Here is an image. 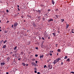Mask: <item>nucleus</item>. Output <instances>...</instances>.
Returning <instances> with one entry per match:
<instances>
[{
	"label": "nucleus",
	"instance_id": "56",
	"mask_svg": "<svg viewBox=\"0 0 74 74\" xmlns=\"http://www.w3.org/2000/svg\"><path fill=\"white\" fill-rule=\"evenodd\" d=\"M58 33H59V31H58Z\"/></svg>",
	"mask_w": 74,
	"mask_h": 74
},
{
	"label": "nucleus",
	"instance_id": "51",
	"mask_svg": "<svg viewBox=\"0 0 74 74\" xmlns=\"http://www.w3.org/2000/svg\"><path fill=\"white\" fill-rule=\"evenodd\" d=\"M6 74H8V72H6Z\"/></svg>",
	"mask_w": 74,
	"mask_h": 74
},
{
	"label": "nucleus",
	"instance_id": "7",
	"mask_svg": "<svg viewBox=\"0 0 74 74\" xmlns=\"http://www.w3.org/2000/svg\"><path fill=\"white\" fill-rule=\"evenodd\" d=\"M51 1L52 4H53V5H54V4H55V1H54L53 0H51Z\"/></svg>",
	"mask_w": 74,
	"mask_h": 74
},
{
	"label": "nucleus",
	"instance_id": "37",
	"mask_svg": "<svg viewBox=\"0 0 74 74\" xmlns=\"http://www.w3.org/2000/svg\"><path fill=\"white\" fill-rule=\"evenodd\" d=\"M47 11H51V9H48V10H47Z\"/></svg>",
	"mask_w": 74,
	"mask_h": 74
},
{
	"label": "nucleus",
	"instance_id": "25",
	"mask_svg": "<svg viewBox=\"0 0 74 74\" xmlns=\"http://www.w3.org/2000/svg\"><path fill=\"white\" fill-rule=\"evenodd\" d=\"M27 18H30V16L29 15H27Z\"/></svg>",
	"mask_w": 74,
	"mask_h": 74
},
{
	"label": "nucleus",
	"instance_id": "32",
	"mask_svg": "<svg viewBox=\"0 0 74 74\" xmlns=\"http://www.w3.org/2000/svg\"><path fill=\"white\" fill-rule=\"evenodd\" d=\"M71 73H72V74H74V72H71Z\"/></svg>",
	"mask_w": 74,
	"mask_h": 74
},
{
	"label": "nucleus",
	"instance_id": "58",
	"mask_svg": "<svg viewBox=\"0 0 74 74\" xmlns=\"http://www.w3.org/2000/svg\"><path fill=\"white\" fill-rule=\"evenodd\" d=\"M10 53H12V52H11Z\"/></svg>",
	"mask_w": 74,
	"mask_h": 74
},
{
	"label": "nucleus",
	"instance_id": "46",
	"mask_svg": "<svg viewBox=\"0 0 74 74\" xmlns=\"http://www.w3.org/2000/svg\"><path fill=\"white\" fill-rule=\"evenodd\" d=\"M24 36H25V37H26V36H27V35H26V34H25L24 35Z\"/></svg>",
	"mask_w": 74,
	"mask_h": 74
},
{
	"label": "nucleus",
	"instance_id": "8",
	"mask_svg": "<svg viewBox=\"0 0 74 74\" xmlns=\"http://www.w3.org/2000/svg\"><path fill=\"white\" fill-rule=\"evenodd\" d=\"M31 64H32V66H33L35 65V62H33L32 63H31Z\"/></svg>",
	"mask_w": 74,
	"mask_h": 74
},
{
	"label": "nucleus",
	"instance_id": "53",
	"mask_svg": "<svg viewBox=\"0 0 74 74\" xmlns=\"http://www.w3.org/2000/svg\"><path fill=\"white\" fill-rule=\"evenodd\" d=\"M8 22H9V21H8L6 23H8Z\"/></svg>",
	"mask_w": 74,
	"mask_h": 74
},
{
	"label": "nucleus",
	"instance_id": "64",
	"mask_svg": "<svg viewBox=\"0 0 74 74\" xmlns=\"http://www.w3.org/2000/svg\"><path fill=\"white\" fill-rule=\"evenodd\" d=\"M48 39H49V38H50L49 37H48Z\"/></svg>",
	"mask_w": 74,
	"mask_h": 74
},
{
	"label": "nucleus",
	"instance_id": "22",
	"mask_svg": "<svg viewBox=\"0 0 74 74\" xmlns=\"http://www.w3.org/2000/svg\"><path fill=\"white\" fill-rule=\"evenodd\" d=\"M56 18H58L59 17V15H56Z\"/></svg>",
	"mask_w": 74,
	"mask_h": 74
},
{
	"label": "nucleus",
	"instance_id": "30",
	"mask_svg": "<svg viewBox=\"0 0 74 74\" xmlns=\"http://www.w3.org/2000/svg\"><path fill=\"white\" fill-rule=\"evenodd\" d=\"M35 56H36V57H37V56H38V55L36 54L35 55Z\"/></svg>",
	"mask_w": 74,
	"mask_h": 74
},
{
	"label": "nucleus",
	"instance_id": "18",
	"mask_svg": "<svg viewBox=\"0 0 74 74\" xmlns=\"http://www.w3.org/2000/svg\"><path fill=\"white\" fill-rule=\"evenodd\" d=\"M66 61H68V62H70V59L68 58L67 59V60H66Z\"/></svg>",
	"mask_w": 74,
	"mask_h": 74
},
{
	"label": "nucleus",
	"instance_id": "24",
	"mask_svg": "<svg viewBox=\"0 0 74 74\" xmlns=\"http://www.w3.org/2000/svg\"><path fill=\"white\" fill-rule=\"evenodd\" d=\"M57 51L58 52H60V49H58V50H57Z\"/></svg>",
	"mask_w": 74,
	"mask_h": 74
},
{
	"label": "nucleus",
	"instance_id": "33",
	"mask_svg": "<svg viewBox=\"0 0 74 74\" xmlns=\"http://www.w3.org/2000/svg\"><path fill=\"white\" fill-rule=\"evenodd\" d=\"M35 49H38V47H36V48H35Z\"/></svg>",
	"mask_w": 74,
	"mask_h": 74
},
{
	"label": "nucleus",
	"instance_id": "6",
	"mask_svg": "<svg viewBox=\"0 0 74 74\" xmlns=\"http://www.w3.org/2000/svg\"><path fill=\"white\" fill-rule=\"evenodd\" d=\"M33 26H34V27H36V23H33Z\"/></svg>",
	"mask_w": 74,
	"mask_h": 74
},
{
	"label": "nucleus",
	"instance_id": "2",
	"mask_svg": "<svg viewBox=\"0 0 74 74\" xmlns=\"http://www.w3.org/2000/svg\"><path fill=\"white\" fill-rule=\"evenodd\" d=\"M48 67L49 69H52V66L51 64L49 65L48 66Z\"/></svg>",
	"mask_w": 74,
	"mask_h": 74
},
{
	"label": "nucleus",
	"instance_id": "41",
	"mask_svg": "<svg viewBox=\"0 0 74 74\" xmlns=\"http://www.w3.org/2000/svg\"><path fill=\"white\" fill-rule=\"evenodd\" d=\"M38 62V61H36V62H35V63H37Z\"/></svg>",
	"mask_w": 74,
	"mask_h": 74
},
{
	"label": "nucleus",
	"instance_id": "16",
	"mask_svg": "<svg viewBox=\"0 0 74 74\" xmlns=\"http://www.w3.org/2000/svg\"><path fill=\"white\" fill-rule=\"evenodd\" d=\"M36 11H37L38 12H39V13L40 14V13H41V11H40V10H38V11L37 10H36Z\"/></svg>",
	"mask_w": 74,
	"mask_h": 74
},
{
	"label": "nucleus",
	"instance_id": "60",
	"mask_svg": "<svg viewBox=\"0 0 74 74\" xmlns=\"http://www.w3.org/2000/svg\"><path fill=\"white\" fill-rule=\"evenodd\" d=\"M47 62H49V60H48L47 61Z\"/></svg>",
	"mask_w": 74,
	"mask_h": 74
},
{
	"label": "nucleus",
	"instance_id": "31",
	"mask_svg": "<svg viewBox=\"0 0 74 74\" xmlns=\"http://www.w3.org/2000/svg\"><path fill=\"white\" fill-rule=\"evenodd\" d=\"M55 11H58V8H57L55 9Z\"/></svg>",
	"mask_w": 74,
	"mask_h": 74
},
{
	"label": "nucleus",
	"instance_id": "57",
	"mask_svg": "<svg viewBox=\"0 0 74 74\" xmlns=\"http://www.w3.org/2000/svg\"><path fill=\"white\" fill-rule=\"evenodd\" d=\"M3 40H2L1 41V42H3Z\"/></svg>",
	"mask_w": 74,
	"mask_h": 74
},
{
	"label": "nucleus",
	"instance_id": "52",
	"mask_svg": "<svg viewBox=\"0 0 74 74\" xmlns=\"http://www.w3.org/2000/svg\"><path fill=\"white\" fill-rule=\"evenodd\" d=\"M17 7H18V8H19V5H18Z\"/></svg>",
	"mask_w": 74,
	"mask_h": 74
},
{
	"label": "nucleus",
	"instance_id": "15",
	"mask_svg": "<svg viewBox=\"0 0 74 74\" xmlns=\"http://www.w3.org/2000/svg\"><path fill=\"white\" fill-rule=\"evenodd\" d=\"M16 48H17V46H15V48H14V50H16Z\"/></svg>",
	"mask_w": 74,
	"mask_h": 74
},
{
	"label": "nucleus",
	"instance_id": "55",
	"mask_svg": "<svg viewBox=\"0 0 74 74\" xmlns=\"http://www.w3.org/2000/svg\"><path fill=\"white\" fill-rule=\"evenodd\" d=\"M29 65H28V64H26V66H28Z\"/></svg>",
	"mask_w": 74,
	"mask_h": 74
},
{
	"label": "nucleus",
	"instance_id": "39",
	"mask_svg": "<svg viewBox=\"0 0 74 74\" xmlns=\"http://www.w3.org/2000/svg\"><path fill=\"white\" fill-rule=\"evenodd\" d=\"M21 17L22 18H23V16H21Z\"/></svg>",
	"mask_w": 74,
	"mask_h": 74
},
{
	"label": "nucleus",
	"instance_id": "62",
	"mask_svg": "<svg viewBox=\"0 0 74 74\" xmlns=\"http://www.w3.org/2000/svg\"><path fill=\"white\" fill-rule=\"evenodd\" d=\"M5 42H7V40H5Z\"/></svg>",
	"mask_w": 74,
	"mask_h": 74
},
{
	"label": "nucleus",
	"instance_id": "28",
	"mask_svg": "<svg viewBox=\"0 0 74 74\" xmlns=\"http://www.w3.org/2000/svg\"><path fill=\"white\" fill-rule=\"evenodd\" d=\"M6 12H9V11H8V9H7L6 10Z\"/></svg>",
	"mask_w": 74,
	"mask_h": 74
},
{
	"label": "nucleus",
	"instance_id": "26",
	"mask_svg": "<svg viewBox=\"0 0 74 74\" xmlns=\"http://www.w3.org/2000/svg\"><path fill=\"white\" fill-rule=\"evenodd\" d=\"M42 39L43 40H45V39L44 38H43V37L42 38Z\"/></svg>",
	"mask_w": 74,
	"mask_h": 74
},
{
	"label": "nucleus",
	"instance_id": "43",
	"mask_svg": "<svg viewBox=\"0 0 74 74\" xmlns=\"http://www.w3.org/2000/svg\"><path fill=\"white\" fill-rule=\"evenodd\" d=\"M40 74V73L39 72H37V74Z\"/></svg>",
	"mask_w": 74,
	"mask_h": 74
},
{
	"label": "nucleus",
	"instance_id": "49",
	"mask_svg": "<svg viewBox=\"0 0 74 74\" xmlns=\"http://www.w3.org/2000/svg\"><path fill=\"white\" fill-rule=\"evenodd\" d=\"M57 45V44H56V47H57V45Z\"/></svg>",
	"mask_w": 74,
	"mask_h": 74
},
{
	"label": "nucleus",
	"instance_id": "13",
	"mask_svg": "<svg viewBox=\"0 0 74 74\" xmlns=\"http://www.w3.org/2000/svg\"><path fill=\"white\" fill-rule=\"evenodd\" d=\"M44 56V55H42V56H40V58H43V57Z\"/></svg>",
	"mask_w": 74,
	"mask_h": 74
},
{
	"label": "nucleus",
	"instance_id": "44",
	"mask_svg": "<svg viewBox=\"0 0 74 74\" xmlns=\"http://www.w3.org/2000/svg\"><path fill=\"white\" fill-rule=\"evenodd\" d=\"M15 16H16V17L17 16V14H15Z\"/></svg>",
	"mask_w": 74,
	"mask_h": 74
},
{
	"label": "nucleus",
	"instance_id": "9",
	"mask_svg": "<svg viewBox=\"0 0 74 74\" xmlns=\"http://www.w3.org/2000/svg\"><path fill=\"white\" fill-rule=\"evenodd\" d=\"M7 60L8 62V61H9V60H10V57H8L7 58Z\"/></svg>",
	"mask_w": 74,
	"mask_h": 74
},
{
	"label": "nucleus",
	"instance_id": "63",
	"mask_svg": "<svg viewBox=\"0 0 74 74\" xmlns=\"http://www.w3.org/2000/svg\"><path fill=\"white\" fill-rule=\"evenodd\" d=\"M24 22H26V21L25 20H24Z\"/></svg>",
	"mask_w": 74,
	"mask_h": 74
},
{
	"label": "nucleus",
	"instance_id": "50",
	"mask_svg": "<svg viewBox=\"0 0 74 74\" xmlns=\"http://www.w3.org/2000/svg\"><path fill=\"white\" fill-rule=\"evenodd\" d=\"M15 56V55H14V54H13L12 55V56Z\"/></svg>",
	"mask_w": 74,
	"mask_h": 74
},
{
	"label": "nucleus",
	"instance_id": "21",
	"mask_svg": "<svg viewBox=\"0 0 74 74\" xmlns=\"http://www.w3.org/2000/svg\"><path fill=\"white\" fill-rule=\"evenodd\" d=\"M32 61H35V60H35V59H34V58L32 59Z\"/></svg>",
	"mask_w": 74,
	"mask_h": 74
},
{
	"label": "nucleus",
	"instance_id": "34",
	"mask_svg": "<svg viewBox=\"0 0 74 74\" xmlns=\"http://www.w3.org/2000/svg\"><path fill=\"white\" fill-rule=\"evenodd\" d=\"M16 52H17V50H16L14 52V53H16Z\"/></svg>",
	"mask_w": 74,
	"mask_h": 74
},
{
	"label": "nucleus",
	"instance_id": "4",
	"mask_svg": "<svg viewBox=\"0 0 74 74\" xmlns=\"http://www.w3.org/2000/svg\"><path fill=\"white\" fill-rule=\"evenodd\" d=\"M52 63H54V65L56 63H57V61L56 60H54V62H53Z\"/></svg>",
	"mask_w": 74,
	"mask_h": 74
},
{
	"label": "nucleus",
	"instance_id": "38",
	"mask_svg": "<svg viewBox=\"0 0 74 74\" xmlns=\"http://www.w3.org/2000/svg\"><path fill=\"white\" fill-rule=\"evenodd\" d=\"M18 60H21V58H20L18 59Z\"/></svg>",
	"mask_w": 74,
	"mask_h": 74
},
{
	"label": "nucleus",
	"instance_id": "47",
	"mask_svg": "<svg viewBox=\"0 0 74 74\" xmlns=\"http://www.w3.org/2000/svg\"><path fill=\"white\" fill-rule=\"evenodd\" d=\"M17 8L18 9V11H20V9H19V8Z\"/></svg>",
	"mask_w": 74,
	"mask_h": 74
},
{
	"label": "nucleus",
	"instance_id": "20",
	"mask_svg": "<svg viewBox=\"0 0 74 74\" xmlns=\"http://www.w3.org/2000/svg\"><path fill=\"white\" fill-rule=\"evenodd\" d=\"M61 21H61V22H63V21H64V19H61Z\"/></svg>",
	"mask_w": 74,
	"mask_h": 74
},
{
	"label": "nucleus",
	"instance_id": "35",
	"mask_svg": "<svg viewBox=\"0 0 74 74\" xmlns=\"http://www.w3.org/2000/svg\"><path fill=\"white\" fill-rule=\"evenodd\" d=\"M21 54H23V52H21Z\"/></svg>",
	"mask_w": 74,
	"mask_h": 74
},
{
	"label": "nucleus",
	"instance_id": "27",
	"mask_svg": "<svg viewBox=\"0 0 74 74\" xmlns=\"http://www.w3.org/2000/svg\"><path fill=\"white\" fill-rule=\"evenodd\" d=\"M46 67H47V65H45L44 66V68H45Z\"/></svg>",
	"mask_w": 74,
	"mask_h": 74
},
{
	"label": "nucleus",
	"instance_id": "23",
	"mask_svg": "<svg viewBox=\"0 0 74 74\" xmlns=\"http://www.w3.org/2000/svg\"><path fill=\"white\" fill-rule=\"evenodd\" d=\"M53 34V36H55V33H53V34Z\"/></svg>",
	"mask_w": 74,
	"mask_h": 74
},
{
	"label": "nucleus",
	"instance_id": "12",
	"mask_svg": "<svg viewBox=\"0 0 74 74\" xmlns=\"http://www.w3.org/2000/svg\"><path fill=\"white\" fill-rule=\"evenodd\" d=\"M68 58V57L67 56H65V57L64 58V59H67V58Z\"/></svg>",
	"mask_w": 74,
	"mask_h": 74
},
{
	"label": "nucleus",
	"instance_id": "59",
	"mask_svg": "<svg viewBox=\"0 0 74 74\" xmlns=\"http://www.w3.org/2000/svg\"><path fill=\"white\" fill-rule=\"evenodd\" d=\"M0 32H1V29H0Z\"/></svg>",
	"mask_w": 74,
	"mask_h": 74
},
{
	"label": "nucleus",
	"instance_id": "19",
	"mask_svg": "<svg viewBox=\"0 0 74 74\" xmlns=\"http://www.w3.org/2000/svg\"><path fill=\"white\" fill-rule=\"evenodd\" d=\"M67 25L66 26V29H67V28H68V27H69V25H68L67 24H66Z\"/></svg>",
	"mask_w": 74,
	"mask_h": 74
},
{
	"label": "nucleus",
	"instance_id": "3",
	"mask_svg": "<svg viewBox=\"0 0 74 74\" xmlns=\"http://www.w3.org/2000/svg\"><path fill=\"white\" fill-rule=\"evenodd\" d=\"M51 21H53V19L51 18L49 20H48V22H51Z\"/></svg>",
	"mask_w": 74,
	"mask_h": 74
},
{
	"label": "nucleus",
	"instance_id": "61",
	"mask_svg": "<svg viewBox=\"0 0 74 74\" xmlns=\"http://www.w3.org/2000/svg\"><path fill=\"white\" fill-rule=\"evenodd\" d=\"M48 60L49 61H50V60Z\"/></svg>",
	"mask_w": 74,
	"mask_h": 74
},
{
	"label": "nucleus",
	"instance_id": "17",
	"mask_svg": "<svg viewBox=\"0 0 74 74\" xmlns=\"http://www.w3.org/2000/svg\"><path fill=\"white\" fill-rule=\"evenodd\" d=\"M73 31H74V29H71V32L72 33H74V32H73Z\"/></svg>",
	"mask_w": 74,
	"mask_h": 74
},
{
	"label": "nucleus",
	"instance_id": "29",
	"mask_svg": "<svg viewBox=\"0 0 74 74\" xmlns=\"http://www.w3.org/2000/svg\"><path fill=\"white\" fill-rule=\"evenodd\" d=\"M61 65H63V62H61Z\"/></svg>",
	"mask_w": 74,
	"mask_h": 74
},
{
	"label": "nucleus",
	"instance_id": "10",
	"mask_svg": "<svg viewBox=\"0 0 74 74\" xmlns=\"http://www.w3.org/2000/svg\"><path fill=\"white\" fill-rule=\"evenodd\" d=\"M6 45H4L3 47V48H4L5 49L6 48Z\"/></svg>",
	"mask_w": 74,
	"mask_h": 74
},
{
	"label": "nucleus",
	"instance_id": "14",
	"mask_svg": "<svg viewBox=\"0 0 74 74\" xmlns=\"http://www.w3.org/2000/svg\"><path fill=\"white\" fill-rule=\"evenodd\" d=\"M22 64H23V66H26V64H25V63H23H23H22Z\"/></svg>",
	"mask_w": 74,
	"mask_h": 74
},
{
	"label": "nucleus",
	"instance_id": "5",
	"mask_svg": "<svg viewBox=\"0 0 74 74\" xmlns=\"http://www.w3.org/2000/svg\"><path fill=\"white\" fill-rule=\"evenodd\" d=\"M60 60V58H58L56 59V60L57 61V62H59V61Z\"/></svg>",
	"mask_w": 74,
	"mask_h": 74
},
{
	"label": "nucleus",
	"instance_id": "45",
	"mask_svg": "<svg viewBox=\"0 0 74 74\" xmlns=\"http://www.w3.org/2000/svg\"><path fill=\"white\" fill-rule=\"evenodd\" d=\"M50 56H52V53H50Z\"/></svg>",
	"mask_w": 74,
	"mask_h": 74
},
{
	"label": "nucleus",
	"instance_id": "48",
	"mask_svg": "<svg viewBox=\"0 0 74 74\" xmlns=\"http://www.w3.org/2000/svg\"><path fill=\"white\" fill-rule=\"evenodd\" d=\"M3 43H4V44H5V41H3Z\"/></svg>",
	"mask_w": 74,
	"mask_h": 74
},
{
	"label": "nucleus",
	"instance_id": "40",
	"mask_svg": "<svg viewBox=\"0 0 74 74\" xmlns=\"http://www.w3.org/2000/svg\"><path fill=\"white\" fill-rule=\"evenodd\" d=\"M34 73H37V71H34Z\"/></svg>",
	"mask_w": 74,
	"mask_h": 74
},
{
	"label": "nucleus",
	"instance_id": "54",
	"mask_svg": "<svg viewBox=\"0 0 74 74\" xmlns=\"http://www.w3.org/2000/svg\"><path fill=\"white\" fill-rule=\"evenodd\" d=\"M39 39L40 40V39H41V37H39Z\"/></svg>",
	"mask_w": 74,
	"mask_h": 74
},
{
	"label": "nucleus",
	"instance_id": "11",
	"mask_svg": "<svg viewBox=\"0 0 74 74\" xmlns=\"http://www.w3.org/2000/svg\"><path fill=\"white\" fill-rule=\"evenodd\" d=\"M1 65H4V64H5V63L4 62H1Z\"/></svg>",
	"mask_w": 74,
	"mask_h": 74
},
{
	"label": "nucleus",
	"instance_id": "36",
	"mask_svg": "<svg viewBox=\"0 0 74 74\" xmlns=\"http://www.w3.org/2000/svg\"><path fill=\"white\" fill-rule=\"evenodd\" d=\"M34 70H37V68H35L34 69Z\"/></svg>",
	"mask_w": 74,
	"mask_h": 74
},
{
	"label": "nucleus",
	"instance_id": "1",
	"mask_svg": "<svg viewBox=\"0 0 74 74\" xmlns=\"http://www.w3.org/2000/svg\"><path fill=\"white\" fill-rule=\"evenodd\" d=\"M18 25V23L17 22H15L14 24V27H16Z\"/></svg>",
	"mask_w": 74,
	"mask_h": 74
},
{
	"label": "nucleus",
	"instance_id": "42",
	"mask_svg": "<svg viewBox=\"0 0 74 74\" xmlns=\"http://www.w3.org/2000/svg\"><path fill=\"white\" fill-rule=\"evenodd\" d=\"M12 28H13V27H14V25H12Z\"/></svg>",
	"mask_w": 74,
	"mask_h": 74
}]
</instances>
